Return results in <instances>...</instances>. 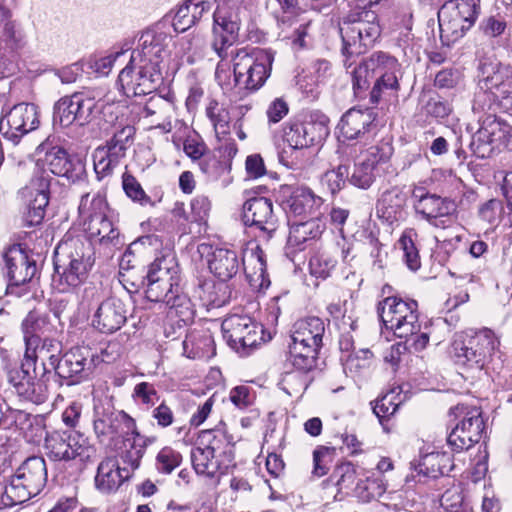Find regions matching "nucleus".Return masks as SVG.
I'll return each mask as SVG.
<instances>
[{
	"mask_svg": "<svg viewBox=\"0 0 512 512\" xmlns=\"http://www.w3.org/2000/svg\"><path fill=\"white\" fill-rule=\"evenodd\" d=\"M166 40V35L151 30L141 35L140 48L132 52L129 63L118 76L125 96L150 94L161 84V64L168 56Z\"/></svg>",
	"mask_w": 512,
	"mask_h": 512,
	"instance_id": "f257e3e1",
	"label": "nucleus"
},
{
	"mask_svg": "<svg viewBox=\"0 0 512 512\" xmlns=\"http://www.w3.org/2000/svg\"><path fill=\"white\" fill-rule=\"evenodd\" d=\"M146 298L152 302H164L169 314L187 323L194 318V306L183 292L179 265L173 255L157 257L149 266L146 275Z\"/></svg>",
	"mask_w": 512,
	"mask_h": 512,
	"instance_id": "f03ea898",
	"label": "nucleus"
},
{
	"mask_svg": "<svg viewBox=\"0 0 512 512\" xmlns=\"http://www.w3.org/2000/svg\"><path fill=\"white\" fill-rule=\"evenodd\" d=\"M351 74L356 96H361L375 80L370 92L372 103H378L384 96H396L400 89L401 65L395 57L381 51L363 59Z\"/></svg>",
	"mask_w": 512,
	"mask_h": 512,
	"instance_id": "7ed1b4c3",
	"label": "nucleus"
},
{
	"mask_svg": "<svg viewBox=\"0 0 512 512\" xmlns=\"http://www.w3.org/2000/svg\"><path fill=\"white\" fill-rule=\"evenodd\" d=\"M250 252H246L242 259L233 249L217 247L208 260L210 271L221 281L227 282L239 271L241 263L250 286L255 290L267 288L270 280L266 271L265 254L259 244L252 243Z\"/></svg>",
	"mask_w": 512,
	"mask_h": 512,
	"instance_id": "20e7f679",
	"label": "nucleus"
},
{
	"mask_svg": "<svg viewBox=\"0 0 512 512\" xmlns=\"http://www.w3.org/2000/svg\"><path fill=\"white\" fill-rule=\"evenodd\" d=\"M191 462L197 474L219 479L235 467L231 438L221 430L203 431L191 450Z\"/></svg>",
	"mask_w": 512,
	"mask_h": 512,
	"instance_id": "39448f33",
	"label": "nucleus"
},
{
	"mask_svg": "<svg viewBox=\"0 0 512 512\" xmlns=\"http://www.w3.org/2000/svg\"><path fill=\"white\" fill-rule=\"evenodd\" d=\"M90 251V244L80 238L65 239L58 244L53 282L60 292H68L86 280L93 264Z\"/></svg>",
	"mask_w": 512,
	"mask_h": 512,
	"instance_id": "423d86ee",
	"label": "nucleus"
},
{
	"mask_svg": "<svg viewBox=\"0 0 512 512\" xmlns=\"http://www.w3.org/2000/svg\"><path fill=\"white\" fill-rule=\"evenodd\" d=\"M356 9L351 11L340 24L343 53L359 55L378 39L380 25L377 14L367 9L378 0H355Z\"/></svg>",
	"mask_w": 512,
	"mask_h": 512,
	"instance_id": "0eeeda50",
	"label": "nucleus"
},
{
	"mask_svg": "<svg viewBox=\"0 0 512 512\" xmlns=\"http://www.w3.org/2000/svg\"><path fill=\"white\" fill-rule=\"evenodd\" d=\"M47 482V468L42 457L27 458L10 477L1 496L4 506L22 504L38 495Z\"/></svg>",
	"mask_w": 512,
	"mask_h": 512,
	"instance_id": "6e6552de",
	"label": "nucleus"
},
{
	"mask_svg": "<svg viewBox=\"0 0 512 512\" xmlns=\"http://www.w3.org/2000/svg\"><path fill=\"white\" fill-rule=\"evenodd\" d=\"M274 54L270 50L247 47L234 52V83L250 92L259 90L270 77Z\"/></svg>",
	"mask_w": 512,
	"mask_h": 512,
	"instance_id": "1a4fd4ad",
	"label": "nucleus"
},
{
	"mask_svg": "<svg viewBox=\"0 0 512 512\" xmlns=\"http://www.w3.org/2000/svg\"><path fill=\"white\" fill-rule=\"evenodd\" d=\"M499 345L495 333L484 328L473 334L457 335L452 343V354L458 364L482 369L499 351Z\"/></svg>",
	"mask_w": 512,
	"mask_h": 512,
	"instance_id": "9d476101",
	"label": "nucleus"
},
{
	"mask_svg": "<svg viewBox=\"0 0 512 512\" xmlns=\"http://www.w3.org/2000/svg\"><path fill=\"white\" fill-rule=\"evenodd\" d=\"M450 414L459 420L447 438L453 451L468 450L481 440L485 423L479 407L460 403L450 409Z\"/></svg>",
	"mask_w": 512,
	"mask_h": 512,
	"instance_id": "9b49d317",
	"label": "nucleus"
},
{
	"mask_svg": "<svg viewBox=\"0 0 512 512\" xmlns=\"http://www.w3.org/2000/svg\"><path fill=\"white\" fill-rule=\"evenodd\" d=\"M479 14V0H448L438 11L441 37L461 38L475 23Z\"/></svg>",
	"mask_w": 512,
	"mask_h": 512,
	"instance_id": "f8f14e48",
	"label": "nucleus"
},
{
	"mask_svg": "<svg viewBox=\"0 0 512 512\" xmlns=\"http://www.w3.org/2000/svg\"><path fill=\"white\" fill-rule=\"evenodd\" d=\"M46 455L53 461L79 459L88 462L95 455V448L82 434L73 431H52L45 437Z\"/></svg>",
	"mask_w": 512,
	"mask_h": 512,
	"instance_id": "ddd939ff",
	"label": "nucleus"
},
{
	"mask_svg": "<svg viewBox=\"0 0 512 512\" xmlns=\"http://www.w3.org/2000/svg\"><path fill=\"white\" fill-rule=\"evenodd\" d=\"M135 128L130 124H120L106 145L97 147L92 155L95 173L99 178L106 177L126 156L133 143Z\"/></svg>",
	"mask_w": 512,
	"mask_h": 512,
	"instance_id": "4468645a",
	"label": "nucleus"
},
{
	"mask_svg": "<svg viewBox=\"0 0 512 512\" xmlns=\"http://www.w3.org/2000/svg\"><path fill=\"white\" fill-rule=\"evenodd\" d=\"M241 0H225V4L219 6L213 13V30L211 48L220 53L225 52L224 48L234 45L238 39V32L245 14L239 6Z\"/></svg>",
	"mask_w": 512,
	"mask_h": 512,
	"instance_id": "2eb2a0df",
	"label": "nucleus"
},
{
	"mask_svg": "<svg viewBox=\"0 0 512 512\" xmlns=\"http://www.w3.org/2000/svg\"><path fill=\"white\" fill-rule=\"evenodd\" d=\"M40 125L38 107L32 103L14 105L0 119V133L13 145H18L27 134Z\"/></svg>",
	"mask_w": 512,
	"mask_h": 512,
	"instance_id": "dca6fc26",
	"label": "nucleus"
},
{
	"mask_svg": "<svg viewBox=\"0 0 512 512\" xmlns=\"http://www.w3.org/2000/svg\"><path fill=\"white\" fill-rule=\"evenodd\" d=\"M243 222L259 241H269L277 230V217L269 198L254 197L243 205Z\"/></svg>",
	"mask_w": 512,
	"mask_h": 512,
	"instance_id": "f3484780",
	"label": "nucleus"
},
{
	"mask_svg": "<svg viewBox=\"0 0 512 512\" xmlns=\"http://www.w3.org/2000/svg\"><path fill=\"white\" fill-rule=\"evenodd\" d=\"M328 119L310 116L304 121H289L283 128V140L294 150L321 143L329 134Z\"/></svg>",
	"mask_w": 512,
	"mask_h": 512,
	"instance_id": "a211bd4d",
	"label": "nucleus"
},
{
	"mask_svg": "<svg viewBox=\"0 0 512 512\" xmlns=\"http://www.w3.org/2000/svg\"><path fill=\"white\" fill-rule=\"evenodd\" d=\"M221 328L228 345L238 352L253 348L262 340V327L249 316L231 315Z\"/></svg>",
	"mask_w": 512,
	"mask_h": 512,
	"instance_id": "6ab92c4d",
	"label": "nucleus"
},
{
	"mask_svg": "<svg viewBox=\"0 0 512 512\" xmlns=\"http://www.w3.org/2000/svg\"><path fill=\"white\" fill-rule=\"evenodd\" d=\"M96 102L93 97L83 92L62 97L54 105V123L69 127L73 123L81 126L90 122Z\"/></svg>",
	"mask_w": 512,
	"mask_h": 512,
	"instance_id": "aec40b11",
	"label": "nucleus"
},
{
	"mask_svg": "<svg viewBox=\"0 0 512 512\" xmlns=\"http://www.w3.org/2000/svg\"><path fill=\"white\" fill-rule=\"evenodd\" d=\"M429 331H420L421 326L418 321L417 309H411V314H404L402 318L393 325L390 329L399 338H404L406 345L416 352L422 351L426 348L430 337L436 344L441 342L439 336L436 335V330H447V323L443 320H437Z\"/></svg>",
	"mask_w": 512,
	"mask_h": 512,
	"instance_id": "412c9836",
	"label": "nucleus"
},
{
	"mask_svg": "<svg viewBox=\"0 0 512 512\" xmlns=\"http://www.w3.org/2000/svg\"><path fill=\"white\" fill-rule=\"evenodd\" d=\"M135 427V420L124 411H116L110 404L94 405L93 428L100 442L113 439L121 433L129 434Z\"/></svg>",
	"mask_w": 512,
	"mask_h": 512,
	"instance_id": "4be33fe9",
	"label": "nucleus"
},
{
	"mask_svg": "<svg viewBox=\"0 0 512 512\" xmlns=\"http://www.w3.org/2000/svg\"><path fill=\"white\" fill-rule=\"evenodd\" d=\"M26 364L27 359L24 357L20 367L9 371L8 380L20 397L41 404L47 398V387L42 379L45 374H42L38 366L27 368Z\"/></svg>",
	"mask_w": 512,
	"mask_h": 512,
	"instance_id": "5701e85b",
	"label": "nucleus"
},
{
	"mask_svg": "<svg viewBox=\"0 0 512 512\" xmlns=\"http://www.w3.org/2000/svg\"><path fill=\"white\" fill-rule=\"evenodd\" d=\"M500 143L512 151V128L497 120H488L473 135L470 147L478 158L485 159Z\"/></svg>",
	"mask_w": 512,
	"mask_h": 512,
	"instance_id": "b1692460",
	"label": "nucleus"
},
{
	"mask_svg": "<svg viewBox=\"0 0 512 512\" xmlns=\"http://www.w3.org/2000/svg\"><path fill=\"white\" fill-rule=\"evenodd\" d=\"M56 374L68 380V385L79 383L89 375L93 366V359L89 349L73 347L68 350L56 363Z\"/></svg>",
	"mask_w": 512,
	"mask_h": 512,
	"instance_id": "393cba45",
	"label": "nucleus"
},
{
	"mask_svg": "<svg viewBox=\"0 0 512 512\" xmlns=\"http://www.w3.org/2000/svg\"><path fill=\"white\" fill-rule=\"evenodd\" d=\"M43 161L51 173L72 183L82 180L86 173L85 163L78 155H69L58 146L46 151Z\"/></svg>",
	"mask_w": 512,
	"mask_h": 512,
	"instance_id": "a878e982",
	"label": "nucleus"
},
{
	"mask_svg": "<svg viewBox=\"0 0 512 512\" xmlns=\"http://www.w3.org/2000/svg\"><path fill=\"white\" fill-rule=\"evenodd\" d=\"M126 304L117 297L104 299L92 316V326L101 333L118 331L127 321Z\"/></svg>",
	"mask_w": 512,
	"mask_h": 512,
	"instance_id": "bb28decb",
	"label": "nucleus"
},
{
	"mask_svg": "<svg viewBox=\"0 0 512 512\" xmlns=\"http://www.w3.org/2000/svg\"><path fill=\"white\" fill-rule=\"evenodd\" d=\"M414 209L432 226L446 229L451 228V215L456 206L452 200L433 194L420 203H414Z\"/></svg>",
	"mask_w": 512,
	"mask_h": 512,
	"instance_id": "cd10ccee",
	"label": "nucleus"
},
{
	"mask_svg": "<svg viewBox=\"0 0 512 512\" xmlns=\"http://www.w3.org/2000/svg\"><path fill=\"white\" fill-rule=\"evenodd\" d=\"M138 115L149 119L150 123L165 133L172 130V118L175 116V104L172 98L162 95L151 96L141 107Z\"/></svg>",
	"mask_w": 512,
	"mask_h": 512,
	"instance_id": "c85d7f7f",
	"label": "nucleus"
},
{
	"mask_svg": "<svg viewBox=\"0 0 512 512\" xmlns=\"http://www.w3.org/2000/svg\"><path fill=\"white\" fill-rule=\"evenodd\" d=\"M26 346L24 357L27 359L26 367L38 366L42 374L49 369H55L60 360L61 343L51 337L42 338L36 342L35 347Z\"/></svg>",
	"mask_w": 512,
	"mask_h": 512,
	"instance_id": "c756f323",
	"label": "nucleus"
},
{
	"mask_svg": "<svg viewBox=\"0 0 512 512\" xmlns=\"http://www.w3.org/2000/svg\"><path fill=\"white\" fill-rule=\"evenodd\" d=\"M129 470L123 469L116 458L103 459L98 465L94 480L96 489L104 494L117 491L130 478Z\"/></svg>",
	"mask_w": 512,
	"mask_h": 512,
	"instance_id": "7c9ffc66",
	"label": "nucleus"
},
{
	"mask_svg": "<svg viewBox=\"0 0 512 512\" xmlns=\"http://www.w3.org/2000/svg\"><path fill=\"white\" fill-rule=\"evenodd\" d=\"M7 275L11 285L20 286L32 280L36 273V264L17 247L10 248L4 255Z\"/></svg>",
	"mask_w": 512,
	"mask_h": 512,
	"instance_id": "2f4dec72",
	"label": "nucleus"
},
{
	"mask_svg": "<svg viewBox=\"0 0 512 512\" xmlns=\"http://www.w3.org/2000/svg\"><path fill=\"white\" fill-rule=\"evenodd\" d=\"M49 180L45 177H37L31 181L27 188L30 197L25 221L29 226H35L42 222L45 209L49 204Z\"/></svg>",
	"mask_w": 512,
	"mask_h": 512,
	"instance_id": "473e14b6",
	"label": "nucleus"
},
{
	"mask_svg": "<svg viewBox=\"0 0 512 512\" xmlns=\"http://www.w3.org/2000/svg\"><path fill=\"white\" fill-rule=\"evenodd\" d=\"M373 122L372 111L350 109L342 116L338 127L344 139L354 140L364 137L370 131Z\"/></svg>",
	"mask_w": 512,
	"mask_h": 512,
	"instance_id": "72a5a7b5",
	"label": "nucleus"
},
{
	"mask_svg": "<svg viewBox=\"0 0 512 512\" xmlns=\"http://www.w3.org/2000/svg\"><path fill=\"white\" fill-rule=\"evenodd\" d=\"M324 332V322L320 318L308 317L300 319L292 327L290 343L320 348Z\"/></svg>",
	"mask_w": 512,
	"mask_h": 512,
	"instance_id": "f704fd0d",
	"label": "nucleus"
},
{
	"mask_svg": "<svg viewBox=\"0 0 512 512\" xmlns=\"http://www.w3.org/2000/svg\"><path fill=\"white\" fill-rule=\"evenodd\" d=\"M193 297L197 298L207 308H216L225 305L229 301L231 290L229 285L221 280L216 282L212 279H204L198 281L193 290Z\"/></svg>",
	"mask_w": 512,
	"mask_h": 512,
	"instance_id": "c9c22d12",
	"label": "nucleus"
},
{
	"mask_svg": "<svg viewBox=\"0 0 512 512\" xmlns=\"http://www.w3.org/2000/svg\"><path fill=\"white\" fill-rule=\"evenodd\" d=\"M406 195L397 187L385 191L378 200L376 211L379 218L389 224L405 217Z\"/></svg>",
	"mask_w": 512,
	"mask_h": 512,
	"instance_id": "e433bc0d",
	"label": "nucleus"
},
{
	"mask_svg": "<svg viewBox=\"0 0 512 512\" xmlns=\"http://www.w3.org/2000/svg\"><path fill=\"white\" fill-rule=\"evenodd\" d=\"M25 346L35 347L37 341L42 338L50 337L55 331L50 318L46 314L39 313L36 310L30 311L21 324Z\"/></svg>",
	"mask_w": 512,
	"mask_h": 512,
	"instance_id": "4c0bfd02",
	"label": "nucleus"
},
{
	"mask_svg": "<svg viewBox=\"0 0 512 512\" xmlns=\"http://www.w3.org/2000/svg\"><path fill=\"white\" fill-rule=\"evenodd\" d=\"M341 252L343 260L349 254V248L339 249L337 246L324 248L315 252L309 259V272L312 276L320 279H327L331 276L337 265V255Z\"/></svg>",
	"mask_w": 512,
	"mask_h": 512,
	"instance_id": "58836bf2",
	"label": "nucleus"
},
{
	"mask_svg": "<svg viewBox=\"0 0 512 512\" xmlns=\"http://www.w3.org/2000/svg\"><path fill=\"white\" fill-rule=\"evenodd\" d=\"M83 226L92 241L112 246H116L120 243V233L113 222L108 218L107 214L84 222Z\"/></svg>",
	"mask_w": 512,
	"mask_h": 512,
	"instance_id": "ea45409f",
	"label": "nucleus"
},
{
	"mask_svg": "<svg viewBox=\"0 0 512 512\" xmlns=\"http://www.w3.org/2000/svg\"><path fill=\"white\" fill-rule=\"evenodd\" d=\"M411 309H418V304L414 300L405 301L401 298L392 296L385 298L378 306L379 316L387 329L402 318L404 314H411Z\"/></svg>",
	"mask_w": 512,
	"mask_h": 512,
	"instance_id": "a19ab883",
	"label": "nucleus"
},
{
	"mask_svg": "<svg viewBox=\"0 0 512 512\" xmlns=\"http://www.w3.org/2000/svg\"><path fill=\"white\" fill-rule=\"evenodd\" d=\"M131 438H127L126 442L129 444L127 448L121 453V460L124 464L123 469H130L129 476L131 477L133 472L140 466L142 457L145 454L146 447L154 442V438H148L141 435L137 428L131 430Z\"/></svg>",
	"mask_w": 512,
	"mask_h": 512,
	"instance_id": "79ce46f5",
	"label": "nucleus"
},
{
	"mask_svg": "<svg viewBox=\"0 0 512 512\" xmlns=\"http://www.w3.org/2000/svg\"><path fill=\"white\" fill-rule=\"evenodd\" d=\"M453 468L452 457L447 452L432 450L423 454L419 462V471L432 478L448 474Z\"/></svg>",
	"mask_w": 512,
	"mask_h": 512,
	"instance_id": "37998d69",
	"label": "nucleus"
},
{
	"mask_svg": "<svg viewBox=\"0 0 512 512\" xmlns=\"http://www.w3.org/2000/svg\"><path fill=\"white\" fill-rule=\"evenodd\" d=\"M322 203V198L315 195L308 187H296L288 201L290 212L299 216L311 214Z\"/></svg>",
	"mask_w": 512,
	"mask_h": 512,
	"instance_id": "c03bdc74",
	"label": "nucleus"
},
{
	"mask_svg": "<svg viewBox=\"0 0 512 512\" xmlns=\"http://www.w3.org/2000/svg\"><path fill=\"white\" fill-rule=\"evenodd\" d=\"M279 36L283 40H290L294 47H304V38L307 35L308 23L303 19L283 15L278 22Z\"/></svg>",
	"mask_w": 512,
	"mask_h": 512,
	"instance_id": "a18cd8bd",
	"label": "nucleus"
},
{
	"mask_svg": "<svg viewBox=\"0 0 512 512\" xmlns=\"http://www.w3.org/2000/svg\"><path fill=\"white\" fill-rule=\"evenodd\" d=\"M213 338L209 332H191L183 341L184 354L188 358L207 357L213 353Z\"/></svg>",
	"mask_w": 512,
	"mask_h": 512,
	"instance_id": "49530a36",
	"label": "nucleus"
},
{
	"mask_svg": "<svg viewBox=\"0 0 512 512\" xmlns=\"http://www.w3.org/2000/svg\"><path fill=\"white\" fill-rule=\"evenodd\" d=\"M288 349L289 361L293 368L300 369V371H313L315 369L319 348L289 343Z\"/></svg>",
	"mask_w": 512,
	"mask_h": 512,
	"instance_id": "de8ad7c7",
	"label": "nucleus"
},
{
	"mask_svg": "<svg viewBox=\"0 0 512 512\" xmlns=\"http://www.w3.org/2000/svg\"><path fill=\"white\" fill-rule=\"evenodd\" d=\"M487 89H496L503 98L512 97V67L505 64H497L493 73L486 77Z\"/></svg>",
	"mask_w": 512,
	"mask_h": 512,
	"instance_id": "09e8293b",
	"label": "nucleus"
},
{
	"mask_svg": "<svg viewBox=\"0 0 512 512\" xmlns=\"http://www.w3.org/2000/svg\"><path fill=\"white\" fill-rule=\"evenodd\" d=\"M78 210L84 223L106 215L108 204L102 194L86 193L81 197Z\"/></svg>",
	"mask_w": 512,
	"mask_h": 512,
	"instance_id": "8fccbe9b",
	"label": "nucleus"
},
{
	"mask_svg": "<svg viewBox=\"0 0 512 512\" xmlns=\"http://www.w3.org/2000/svg\"><path fill=\"white\" fill-rule=\"evenodd\" d=\"M310 372L294 368L285 373L281 381L282 389L290 396H301L312 382Z\"/></svg>",
	"mask_w": 512,
	"mask_h": 512,
	"instance_id": "3c124183",
	"label": "nucleus"
},
{
	"mask_svg": "<svg viewBox=\"0 0 512 512\" xmlns=\"http://www.w3.org/2000/svg\"><path fill=\"white\" fill-rule=\"evenodd\" d=\"M206 116L210 120L217 137L229 134L230 114L223 104L211 100L206 107Z\"/></svg>",
	"mask_w": 512,
	"mask_h": 512,
	"instance_id": "603ef678",
	"label": "nucleus"
},
{
	"mask_svg": "<svg viewBox=\"0 0 512 512\" xmlns=\"http://www.w3.org/2000/svg\"><path fill=\"white\" fill-rule=\"evenodd\" d=\"M322 233V226L316 220L295 223L289 232V242L292 245L300 246L307 240L315 239Z\"/></svg>",
	"mask_w": 512,
	"mask_h": 512,
	"instance_id": "864d4df0",
	"label": "nucleus"
},
{
	"mask_svg": "<svg viewBox=\"0 0 512 512\" xmlns=\"http://www.w3.org/2000/svg\"><path fill=\"white\" fill-rule=\"evenodd\" d=\"M348 176L349 167L344 164H339L322 174L320 180L321 185L332 195H335L345 187L347 181H349Z\"/></svg>",
	"mask_w": 512,
	"mask_h": 512,
	"instance_id": "5fc2aeb1",
	"label": "nucleus"
},
{
	"mask_svg": "<svg viewBox=\"0 0 512 512\" xmlns=\"http://www.w3.org/2000/svg\"><path fill=\"white\" fill-rule=\"evenodd\" d=\"M413 235L416 234L413 233L412 230L405 231L400 237L398 243L403 251V262L409 270L415 272L421 267V258Z\"/></svg>",
	"mask_w": 512,
	"mask_h": 512,
	"instance_id": "6e6d98bb",
	"label": "nucleus"
},
{
	"mask_svg": "<svg viewBox=\"0 0 512 512\" xmlns=\"http://www.w3.org/2000/svg\"><path fill=\"white\" fill-rule=\"evenodd\" d=\"M225 52L220 53L215 48L212 50L216 53L219 58V62L217 63L215 70V79L218 84L222 87L228 86L231 83V67L230 62H232V66L234 67V52L237 50V47L224 48Z\"/></svg>",
	"mask_w": 512,
	"mask_h": 512,
	"instance_id": "4d7b16f0",
	"label": "nucleus"
},
{
	"mask_svg": "<svg viewBox=\"0 0 512 512\" xmlns=\"http://www.w3.org/2000/svg\"><path fill=\"white\" fill-rule=\"evenodd\" d=\"M355 495L363 502H369L381 497L386 491V485L382 479L366 478L360 480L355 486Z\"/></svg>",
	"mask_w": 512,
	"mask_h": 512,
	"instance_id": "13d9d810",
	"label": "nucleus"
},
{
	"mask_svg": "<svg viewBox=\"0 0 512 512\" xmlns=\"http://www.w3.org/2000/svg\"><path fill=\"white\" fill-rule=\"evenodd\" d=\"M374 177L372 164L359 158L355 162L351 177H348V179L352 185L361 189H367L373 183Z\"/></svg>",
	"mask_w": 512,
	"mask_h": 512,
	"instance_id": "bf43d9fd",
	"label": "nucleus"
},
{
	"mask_svg": "<svg viewBox=\"0 0 512 512\" xmlns=\"http://www.w3.org/2000/svg\"><path fill=\"white\" fill-rule=\"evenodd\" d=\"M373 353L369 349H359L345 358L344 368L350 373L359 374L372 364Z\"/></svg>",
	"mask_w": 512,
	"mask_h": 512,
	"instance_id": "052dcab7",
	"label": "nucleus"
},
{
	"mask_svg": "<svg viewBox=\"0 0 512 512\" xmlns=\"http://www.w3.org/2000/svg\"><path fill=\"white\" fill-rule=\"evenodd\" d=\"M182 462L181 454L171 447L162 448L156 457V468L158 472L170 474Z\"/></svg>",
	"mask_w": 512,
	"mask_h": 512,
	"instance_id": "680f3d73",
	"label": "nucleus"
},
{
	"mask_svg": "<svg viewBox=\"0 0 512 512\" xmlns=\"http://www.w3.org/2000/svg\"><path fill=\"white\" fill-rule=\"evenodd\" d=\"M334 451V448L326 446H319L313 451V476L319 478L327 474Z\"/></svg>",
	"mask_w": 512,
	"mask_h": 512,
	"instance_id": "e2e57ef3",
	"label": "nucleus"
},
{
	"mask_svg": "<svg viewBox=\"0 0 512 512\" xmlns=\"http://www.w3.org/2000/svg\"><path fill=\"white\" fill-rule=\"evenodd\" d=\"M394 392H389L378 399L373 406V412L378 417L380 423L384 426V420L393 416L399 408L400 402L394 401Z\"/></svg>",
	"mask_w": 512,
	"mask_h": 512,
	"instance_id": "0e129e2a",
	"label": "nucleus"
},
{
	"mask_svg": "<svg viewBox=\"0 0 512 512\" xmlns=\"http://www.w3.org/2000/svg\"><path fill=\"white\" fill-rule=\"evenodd\" d=\"M200 170L210 179H219L227 170L228 166L215 155H205L199 162Z\"/></svg>",
	"mask_w": 512,
	"mask_h": 512,
	"instance_id": "69168bd1",
	"label": "nucleus"
},
{
	"mask_svg": "<svg viewBox=\"0 0 512 512\" xmlns=\"http://www.w3.org/2000/svg\"><path fill=\"white\" fill-rule=\"evenodd\" d=\"M122 185L126 195L133 201L139 202L141 205H146L150 202V198L146 195L140 183L131 174H123Z\"/></svg>",
	"mask_w": 512,
	"mask_h": 512,
	"instance_id": "338daca9",
	"label": "nucleus"
},
{
	"mask_svg": "<svg viewBox=\"0 0 512 512\" xmlns=\"http://www.w3.org/2000/svg\"><path fill=\"white\" fill-rule=\"evenodd\" d=\"M132 397L136 403L151 407L158 400V393L153 384L140 382L135 385Z\"/></svg>",
	"mask_w": 512,
	"mask_h": 512,
	"instance_id": "774afa93",
	"label": "nucleus"
}]
</instances>
